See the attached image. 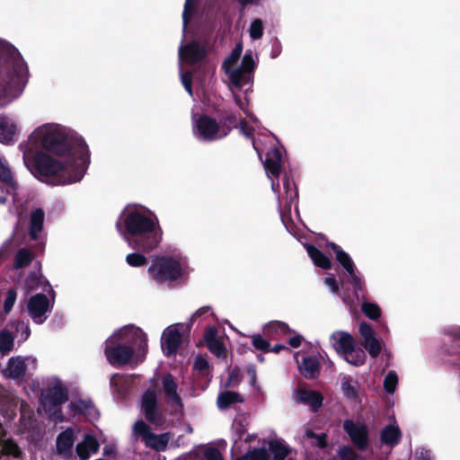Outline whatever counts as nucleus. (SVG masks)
<instances>
[{"label":"nucleus","mask_w":460,"mask_h":460,"mask_svg":"<svg viewBox=\"0 0 460 460\" xmlns=\"http://www.w3.org/2000/svg\"><path fill=\"white\" fill-rule=\"evenodd\" d=\"M23 163L27 168L33 155L35 176L51 186L76 183L85 175L90 151L84 139L74 129L59 123H44L21 144Z\"/></svg>","instance_id":"obj_1"},{"label":"nucleus","mask_w":460,"mask_h":460,"mask_svg":"<svg viewBox=\"0 0 460 460\" xmlns=\"http://www.w3.org/2000/svg\"><path fill=\"white\" fill-rule=\"evenodd\" d=\"M116 229L130 248L142 252L155 250L163 241L156 214L141 204H128L117 218Z\"/></svg>","instance_id":"obj_2"},{"label":"nucleus","mask_w":460,"mask_h":460,"mask_svg":"<svg viewBox=\"0 0 460 460\" xmlns=\"http://www.w3.org/2000/svg\"><path fill=\"white\" fill-rule=\"evenodd\" d=\"M243 53V43L238 42L231 53L224 59L222 70L224 71L228 88L232 93L235 104L251 119L255 122L256 118L249 110L247 93L254 80V70L257 66L258 57L252 49H246Z\"/></svg>","instance_id":"obj_3"},{"label":"nucleus","mask_w":460,"mask_h":460,"mask_svg":"<svg viewBox=\"0 0 460 460\" xmlns=\"http://www.w3.org/2000/svg\"><path fill=\"white\" fill-rule=\"evenodd\" d=\"M148 349L147 336L136 325L122 326L106 340L104 354L115 367L136 366L144 361Z\"/></svg>","instance_id":"obj_4"},{"label":"nucleus","mask_w":460,"mask_h":460,"mask_svg":"<svg viewBox=\"0 0 460 460\" xmlns=\"http://www.w3.org/2000/svg\"><path fill=\"white\" fill-rule=\"evenodd\" d=\"M28 81V66L18 49L0 40V108L18 99Z\"/></svg>","instance_id":"obj_5"},{"label":"nucleus","mask_w":460,"mask_h":460,"mask_svg":"<svg viewBox=\"0 0 460 460\" xmlns=\"http://www.w3.org/2000/svg\"><path fill=\"white\" fill-rule=\"evenodd\" d=\"M282 164V155L280 150L277 147H271L268 150L263 161V166L268 178L271 182V189L277 194V199L279 207V214L282 223L287 226V218H291V208L294 205L296 215L298 217L297 198L298 191L295 183L287 176L283 178L282 185L284 190V208H281V201L279 197V177Z\"/></svg>","instance_id":"obj_6"},{"label":"nucleus","mask_w":460,"mask_h":460,"mask_svg":"<svg viewBox=\"0 0 460 460\" xmlns=\"http://www.w3.org/2000/svg\"><path fill=\"white\" fill-rule=\"evenodd\" d=\"M188 270L187 259L181 254L155 258L147 273L155 282L173 281L184 277Z\"/></svg>","instance_id":"obj_7"},{"label":"nucleus","mask_w":460,"mask_h":460,"mask_svg":"<svg viewBox=\"0 0 460 460\" xmlns=\"http://www.w3.org/2000/svg\"><path fill=\"white\" fill-rule=\"evenodd\" d=\"M40 404L45 412L52 418L61 416V406L68 400V389L57 376H49L43 382Z\"/></svg>","instance_id":"obj_8"},{"label":"nucleus","mask_w":460,"mask_h":460,"mask_svg":"<svg viewBox=\"0 0 460 460\" xmlns=\"http://www.w3.org/2000/svg\"><path fill=\"white\" fill-rule=\"evenodd\" d=\"M192 133L194 137L200 142L211 143L227 137L230 128L220 126L219 122L208 115H200L192 118Z\"/></svg>","instance_id":"obj_9"},{"label":"nucleus","mask_w":460,"mask_h":460,"mask_svg":"<svg viewBox=\"0 0 460 460\" xmlns=\"http://www.w3.org/2000/svg\"><path fill=\"white\" fill-rule=\"evenodd\" d=\"M327 247L330 251L334 252L336 261L342 267L349 283L354 288V293L358 299V292L363 289L365 282L360 273L357 270L353 260L349 253H347L334 243H327Z\"/></svg>","instance_id":"obj_10"},{"label":"nucleus","mask_w":460,"mask_h":460,"mask_svg":"<svg viewBox=\"0 0 460 460\" xmlns=\"http://www.w3.org/2000/svg\"><path fill=\"white\" fill-rule=\"evenodd\" d=\"M53 304L49 298L41 292L31 296L26 305L28 315L35 324H42L51 314Z\"/></svg>","instance_id":"obj_11"},{"label":"nucleus","mask_w":460,"mask_h":460,"mask_svg":"<svg viewBox=\"0 0 460 460\" xmlns=\"http://www.w3.org/2000/svg\"><path fill=\"white\" fill-rule=\"evenodd\" d=\"M327 435L306 429L301 438L305 460H320L327 447Z\"/></svg>","instance_id":"obj_12"},{"label":"nucleus","mask_w":460,"mask_h":460,"mask_svg":"<svg viewBox=\"0 0 460 460\" xmlns=\"http://www.w3.org/2000/svg\"><path fill=\"white\" fill-rule=\"evenodd\" d=\"M343 429L351 442L359 451H365L369 446V431L367 425L360 420L347 419L343 421Z\"/></svg>","instance_id":"obj_13"},{"label":"nucleus","mask_w":460,"mask_h":460,"mask_svg":"<svg viewBox=\"0 0 460 460\" xmlns=\"http://www.w3.org/2000/svg\"><path fill=\"white\" fill-rule=\"evenodd\" d=\"M141 411L150 423L155 425L162 423L163 413L155 391L147 389L143 393L141 396Z\"/></svg>","instance_id":"obj_14"},{"label":"nucleus","mask_w":460,"mask_h":460,"mask_svg":"<svg viewBox=\"0 0 460 460\" xmlns=\"http://www.w3.org/2000/svg\"><path fill=\"white\" fill-rule=\"evenodd\" d=\"M36 358L33 357L15 356L7 360L5 367L2 370L4 377L13 380H21L24 377L29 364L35 365Z\"/></svg>","instance_id":"obj_15"},{"label":"nucleus","mask_w":460,"mask_h":460,"mask_svg":"<svg viewBox=\"0 0 460 460\" xmlns=\"http://www.w3.org/2000/svg\"><path fill=\"white\" fill-rule=\"evenodd\" d=\"M205 47L197 40H191L183 44V40L179 47V68L181 69V63L195 64L206 57Z\"/></svg>","instance_id":"obj_16"},{"label":"nucleus","mask_w":460,"mask_h":460,"mask_svg":"<svg viewBox=\"0 0 460 460\" xmlns=\"http://www.w3.org/2000/svg\"><path fill=\"white\" fill-rule=\"evenodd\" d=\"M180 326H183V324H172L163 332L161 339L162 349L167 357L174 355L181 345V334L180 332Z\"/></svg>","instance_id":"obj_17"},{"label":"nucleus","mask_w":460,"mask_h":460,"mask_svg":"<svg viewBox=\"0 0 460 460\" xmlns=\"http://www.w3.org/2000/svg\"><path fill=\"white\" fill-rule=\"evenodd\" d=\"M358 331L363 339V347L371 358H377L382 351L383 341L376 338L371 325L367 323H361Z\"/></svg>","instance_id":"obj_18"},{"label":"nucleus","mask_w":460,"mask_h":460,"mask_svg":"<svg viewBox=\"0 0 460 460\" xmlns=\"http://www.w3.org/2000/svg\"><path fill=\"white\" fill-rule=\"evenodd\" d=\"M75 441V432L73 428H67L57 436L56 451L64 459L72 456L73 447Z\"/></svg>","instance_id":"obj_19"},{"label":"nucleus","mask_w":460,"mask_h":460,"mask_svg":"<svg viewBox=\"0 0 460 460\" xmlns=\"http://www.w3.org/2000/svg\"><path fill=\"white\" fill-rule=\"evenodd\" d=\"M163 391L167 398V402L182 409L183 404L180 394H178V384L175 382L172 374L167 373L161 379Z\"/></svg>","instance_id":"obj_20"},{"label":"nucleus","mask_w":460,"mask_h":460,"mask_svg":"<svg viewBox=\"0 0 460 460\" xmlns=\"http://www.w3.org/2000/svg\"><path fill=\"white\" fill-rule=\"evenodd\" d=\"M19 133L17 122L10 117L0 115V143L13 145Z\"/></svg>","instance_id":"obj_21"},{"label":"nucleus","mask_w":460,"mask_h":460,"mask_svg":"<svg viewBox=\"0 0 460 460\" xmlns=\"http://www.w3.org/2000/svg\"><path fill=\"white\" fill-rule=\"evenodd\" d=\"M295 400L297 403L308 406L312 411L317 412L323 405V395L314 390H297L295 394Z\"/></svg>","instance_id":"obj_22"},{"label":"nucleus","mask_w":460,"mask_h":460,"mask_svg":"<svg viewBox=\"0 0 460 460\" xmlns=\"http://www.w3.org/2000/svg\"><path fill=\"white\" fill-rule=\"evenodd\" d=\"M23 288L28 292L39 291L41 293H49L52 291L51 285L42 276L40 270L29 273L25 279Z\"/></svg>","instance_id":"obj_23"},{"label":"nucleus","mask_w":460,"mask_h":460,"mask_svg":"<svg viewBox=\"0 0 460 460\" xmlns=\"http://www.w3.org/2000/svg\"><path fill=\"white\" fill-rule=\"evenodd\" d=\"M231 454L233 460H270L268 451L262 447L250 448L245 454L239 455V442L237 438L234 439Z\"/></svg>","instance_id":"obj_24"},{"label":"nucleus","mask_w":460,"mask_h":460,"mask_svg":"<svg viewBox=\"0 0 460 460\" xmlns=\"http://www.w3.org/2000/svg\"><path fill=\"white\" fill-rule=\"evenodd\" d=\"M0 181L6 189L8 195L13 197V202L15 201V196L17 194L18 185L13 178V172L5 161V159L0 155Z\"/></svg>","instance_id":"obj_25"},{"label":"nucleus","mask_w":460,"mask_h":460,"mask_svg":"<svg viewBox=\"0 0 460 460\" xmlns=\"http://www.w3.org/2000/svg\"><path fill=\"white\" fill-rule=\"evenodd\" d=\"M99 448L97 438L91 434H85L82 441L76 444L75 453L80 460H87L92 454L97 453Z\"/></svg>","instance_id":"obj_26"},{"label":"nucleus","mask_w":460,"mask_h":460,"mask_svg":"<svg viewBox=\"0 0 460 460\" xmlns=\"http://www.w3.org/2000/svg\"><path fill=\"white\" fill-rule=\"evenodd\" d=\"M330 344L340 356L346 349H350L354 339L350 333L344 331H335L330 336Z\"/></svg>","instance_id":"obj_27"},{"label":"nucleus","mask_w":460,"mask_h":460,"mask_svg":"<svg viewBox=\"0 0 460 460\" xmlns=\"http://www.w3.org/2000/svg\"><path fill=\"white\" fill-rule=\"evenodd\" d=\"M45 213L41 208H36L30 215L29 234L31 239H39L40 234L43 230Z\"/></svg>","instance_id":"obj_28"},{"label":"nucleus","mask_w":460,"mask_h":460,"mask_svg":"<svg viewBox=\"0 0 460 460\" xmlns=\"http://www.w3.org/2000/svg\"><path fill=\"white\" fill-rule=\"evenodd\" d=\"M219 124L220 126L228 127L230 131L233 128L239 127L241 134L248 138L252 136V129L247 125V122L244 119L237 121V118L234 113H229L224 116Z\"/></svg>","instance_id":"obj_29"},{"label":"nucleus","mask_w":460,"mask_h":460,"mask_svg":"<svg viewBox=\"0 0 460 460\" xmlns=\"http://www.w3.org/2000/svg\"><path fill=\"white\" fill-rule=\"evenodd\" d=\"M4 430L0 424V458L3 456H13L18 458L22 451L18 445L12 439H4Z\"/></svg>","instance_id":"obj_30"},{"label":"nucleus","mask_w":460,"mask_h":460,"mask_svg":"<svg viewBox=\"0 0 460 460\" xmlns=\"http://www.w3.org/2000/svg\"><path fill=\"white\" fill-rule=\"evenodd\" d=\"M298 369L305 378H314L319 373V361L315 357L306 356L298 362Z\"/></svg>","instance_id":"obj_31"},{"label":"nucleus","mask_w":460,"mask_h":460,"mask_svg":"<svg viewBox=\"0 0 460 460\" xmlns=\"http://www.w3.org/2000/svg\"><path fill=\"white\" fill-rule=\"evenodd\" d=\"M402 433L400 429L394 425H387L381 430L380 438L383 444L394 447L399 444Z\"/></svg>","instance_id":"obj_32"},{"label":"nucleus","mask_w":460,"mask_h":460,"mask_svg":"<svg viewBox=\"0 0 460 460\" xmlns=\"http://www.w3.org/2000/svg\"><path fill=\"white\" fill-rule=\"evenodd\" d=\"M305 248L315 266L324 270L331 269L332 261L323 252L312 244L306 243Z\"/></svg>","instance_id":"obj_33"},{"label":"nucleus","mask_w":460,"mask_h":460,"mask_svg":"<svg viewBox=\"0 0 460 460\" xmlns=\"http://www.w3.org/2000/svg\"><path fill=\"white\" fill-rule=\"evenodd\" d=\"M11 332L19 342L25 341L31 335V328L28 321H13L7 324Z\"/></svg>","instance_id":"obj_34"},{"label":"nucleus","mask_w":460,"mask_h":460,"mask_svg":"<svg viewBox=\"0 0 460 460\" xmlns=\"http://www.w3.org/2000/svg\"><path fill=\"white\" fill-rule=\"evenodd\" d=\"M263 332L268 336L287 335L294 332L287 323L281 321L268 322L263 325Z\"/></svg>","instance_id":"obj_35"},{"label":"nucleus","mask_w":460,"mask_h":460,"mask_svg":"<svg viewBox=\"0 0 460 460\" xmlns=\"http://www.w3.org/2000/svg\"><path fill=\"white\" fill-rule=\"evenodd\" d=\"M357 381L349 375H342L341 376V389L343 395L350 400H356L358 398V387Z\"/></svg>","instance_id":"obj_36"},{"label":"nucleus","mask_w":460,"mask_h":460,"mask_svg":"<svg viewBox=\"0 0 460 460\" xmlns=\"http://www.w3.org/2000/svg\"><path fill=\"white\" fill-rule=\"evenodd\" d=\"M349 364L359 367L365 363L366 355L363 350L357 349L355 344L340 355Z\"/></svg>","instance_id":"obj_37"},{"label":"nucleus","mask_w":460,"mask_h":460,"mask_svg":"<svg viewBox=\"0 0 460 460\" xmlns=\"http://www.w3.org/2000/svg\"><path fill=\"white\" fill-rule=\"evenodd\" d=\"M243 401V396L238 393L233 391H225L218 394L217 404L220 410H226L232 404L242 402Z\"/></svg>","instance_id":"obj_38"},{"label":"nucleus","mask_w":460,"mask_h":460,"mask_svg":"<svg viewBox=\"0 0 460 460\" xmlns=\"http://www.w3.org/2000/svg\"><path fill=\"white\" fill-rule=\"evenodd\" d=\"M269 450L273 456V460H285L291 453L288 445L280 439L271 440L269 443Z\"/></svg>","instance_id":"obj_39"},{"label":"nucleus","mask_w":460,"mask_h":460,"mask_svg":"<svg viewBox=\"0 0 460 460\" xmlns=\"http://www.w3.org/2000/svg\"><path fill=\"white\" fill-rule=\"evenodd\" d=\"M171 439L170 433L154 434L151 433L145 441L146 445L155 450L163 451L166 448Z\"/></svg>","instance_id":"obj_40"},{"label":"nucleus","mask_w":460,"mask_h":460,"mask_svg":"<svg viewBox=\"0 0 460 460\" xmlns=\"http://www.w3.org/2000/svg\"><path fill=\"white\" fill-rule=\"evenodd\" d=\"M20 411L21 430L25 431L33 429L36 420L32 411L30 409L28 405L24 404L22 402H21Z\"/></svg>","instance_id":"obj_41"},{"label":"nucleus","mask_w":460,"mask_h":460,"mask_svg":"<svg viewBox=\"0 0 460 460\" xmlns=\"http://www.w3.org/2000/svg\"><path fill=\"white\" fill-rule=\"evenodd\" d=\"M195 456H201L204 460H223L219 450L213 447H199L194 453L189 454L186 459H191Z\"/></svg>","instance_id":"obj_42"},{"label":"nucleus","mask_w":460,"mask_h":460,"mask_svg":"<svg viewBox=\"0 0 460 460\" xmlns=\"http://www.w3.org/2000/svg\"><path fill=\"white\" fill-rule=\"evenodd\" d=\"M14 335L11 332L7 325L0 331V353L4 355L10 352L13 348Z\"/></svg>","instance_id":"obj_43"},{"label":"nucleus","mask_w":460,"mask_h":460,"mask_svg":"<svg viewBox=\"0 0 460 460\" xmlns=\"http://www.w3.org/2000/svg\"><path fill=\"white\" fill-rule=\"evenodd\" d=\"M34 259L33 253L25 248L19 249L14 258L13 267L16 270L28 266Z\"/></svg>","instance_id":"obj_44"},{"label":"nucleus","mask_w":460,"mask_h":460,"mask_svg":"<svg viewBox=\"0 0 460 460\" xmlns=\"http://www.w3.org/2000/svg\"><path fill=\"white\" fill-rule=\"evenodd\" d=\"M361 310L370 320L376 321L381 316V309L377 304L369 301H363Z\"/></svg>","instance_id":"obj_45"},{"label":"nucleus","mask_w":460,"mask_h":460,"mask_svg":"<svg viewBox=\"0 0 460 460\" xmlns=\"http://www.w3.org/2000/svg\"><path fill=\"white\" fill-rule=\"evenodd\" d=\"M196 12V0H186L182 12L183 38L185 37L186 27Z\"/></svg>","instance_id":"obj_46"},{"label":"nucleus","mask_w":460,"mask_h":460,"mask_svg":"<svg viewBox=\"0 0 460 460\" xmlns=\"http://www.w3.org/2000/svg\"><path fill=\"white\" fill-rule=\"evenodd\" d=\"M71 409L76 413L91 415L93 411L96 412L95 408L91 402L77 400L70 403Z\"/></svg>","instance_id":"obj_47"},{"label":"nucleus","mask_w":460,"mask_h":460,"mask_svg":"<svg viewBox=\"0 0 460 460\" xmlns=\"http://www.w3.org/2000/svg\"><path fill=\"white\" fill-rule=\"evenodd\" d=\"M249 36L252 40H257L262 38L264 32V24L261 19L256 18L252 21L249 29Z\"/></svg>","instance_id":"obj_48"},{"label":"nucleus","mask_w":460,"mask_h":460,"mask_svg":"<svg viewBox=\"0 0 460 460\" xmlns=\"http://www.w3.org/2000/svg\"><path fill=\"white\" fill-rule=\"evenodd\" d=\"M398 385V376L395 371L390 370L384 379V389L388 394H394Z\"/></svg>","instance_id":"obj_49"},{"label":"nucleus","mask_w":460,"mask_h":460,"mask_svg":"<svg viewBox=\"0 0 460 460\" xmlns=\"http://www.w3.org/2000/svg\"><path fill=\"white\" fill-rule=\"evenodd\" d=\"M126 262L130 267H142L146 264L147 259L141 252H131L126 256Z\"/></svg>","instance_id":"obj_50"},{"label":"nucleus","mask_w":460,"mask_h":460,"mask_svg":"<svg viewBox=\"0 0 460 460\" xmlns=\"http://www.w3.org/2000/svg\"><path fill=\"white\" fill-rule=\"evenodd\" d=\"M133 432L135 435L141 436L144 442L146 438L152 433L149 426L142 420H137L133 426Z\"/></svg>","instance_id":"obj_51"},{"label":"nucleus","mask_w":460,"mask_h":460,"mask_svg":"<svg viewBox=\"0 0 460 460\" xmlns=\"http://www.w3.org/2000/svg\"><path fill=\"white\" fill-rule=\"evenodd\" d=\"M323 284L332 294L340 296V285L333 274L328 273L323 279Z\"/></svg>","instance_id":"obj_52"},{"label":"nucleus","mask_w":460,"mask_h":460,"mask_svg":"<svg viewBox=\"0 0 460 460\" xmlns=\"http://www.w3.org/2000/svg\"><path fill=\"white\" fill-rule=\"evenodd\" d=\"M17 298V291L14 288H10L4 297V311L8 314L13 309L14 303Z\"/></svg>","instance_id":"obj_53"},{"label":"nucleus","mask_w":460,"mask_h":460,"mask_svg":"<svg viewBox=\"0 0 460 460\" xmlns=\"http://www.w3.org/2000/svg\"><path fill=\"white\" fill-rule=\"evenodd\" d=\"M338 456L341 460H358V455L349 446H342L338 450Z\"/></svg>","instance_id":"obj_54"},{"label":"nucleus","mask_w":460,"mask_h":460,"mask_svg":"<svg viewBox=\"0 0 460 460\" xmlns=\"http://www.w3.org/2000/svg\"><path fill=\"white\" fill-rule=\"evenodd\" d=\"M207 346L209 351L217 358H223L226 357L225 347L219 340L212 341V342L208 343Z\"/></svg>","instance_id":"obj_55"},{"label":"nucleus","mask_w":460,"mask_h":460,"mask_svg":"<svg viewBox=\"0 0 460 460\" xmlns=\"http://www.w3.org/2000/svg\"><path fill=\"white\" fill-rule=\"evenodd\" d=\"M252 345L261 351L270 350V342L259 334L252 336Z\"/></svg>","instance_id":"obj_56"},{"label":"nucleus","mask_w":460,"mask_h":460,"mask_svg":"<svg viewBox=\"0 0 460 460\" xmlns=\"http://www.w3.org/2000/svg\"><path fill=\"white\" fill-rule=\"evenodd\" d=\"M180 77L181 84H183L185 90L188 92V93L192 96L193 92L191 88V74L190 72L183 73L181 69H180Z\"/></svg>","instance_id":"obj_57"},{"label":"nucleus","mask_w":460,"mask_h":460,"mask_svg":"<svg viewBox=\"0 0 460 460\" xmlns=\"http://www.w3.org/2000/svg\"><path fill=\"white\" fill-rule=\"evenodd\" d=\"M194 368L199 372L205 373L208 369V360L201 356L197 357L194 360Z\"/></svg>","instance_id":"obj_58"},{"label":"nucleus","mask_w":460,"mask_h":460,"mask_svg":"<svg viewBox=\"0 0 460 460\" xmlns=\"http://www.w3.org/2000/svg\"><path fill=\"white\" fill-rule=\"evenodd\" d=\"M124 377L119 374H114L110 379L111 386L116 390L119 394H122L123 392L119 388V384L123 381Z\"/></svg>","instance_id":"obj_59"},{"label":"nucleus","mask_w":460,"mask_h":460,"mask_svg":"<svg viewBox=\"0 0 460 460\" xmlns=\"http://www.w3.org/2000/svg\"><path fill=\"white\" fill-rule=\"evenodd\" d=\"M416 460H432V453L424 447L418 448L415 452Z\"/></svg>","instance_id":"obj_60"},{"label":"nucleus","mask_w":460,"mask_h":460,"mask_svg":"<svg viewBox=\"0 0 460 460\" xmlns=\"http://www.w3.org/2000/svg\"><path fill=\"white\" fill-rule=\"evenodd\" d=\"M217 329L216 327H208L206 329L204 333V340L206 343L212 342V341H217Z\"/></svg>","instance_id":"obj_61"},{"label":"nucleus","mask_w":460,"mask_h":460,"mask_svg":"<svg viewBox=\"0 0 460 460\" xmlns=\"http://www.w3.org/2000/svg\"><path fill=\"white\" fill-rule=\"evenodd\" d=\"M445 333L450 337H453L460 341V326H448L445 329Z\"/></svg>","instance_id":"obj_62"},{"label":"nucleus","mask_w":460,"mask_h":460,"mask_svg":"<svg viewBox=\"0 0 460 460\" xmlns=\"http://www.w3.org/2000/svg\"><path fill=\"white\" fill-rule=\"evenodd\" d=\"M212 314V309L210 306H202L199 308L191 316V321L198 317H202L206 314Z\"/></svg>","instance_id":"obj_63"},{"label":"nucleus","mask_w":460,"mask_h":460,"mask_svg":"<svg viewBox=\"0 0 460 460\" xmlns=\"http://www.w3.org/2000/svg\"><path fill=\"white\" fill-rule=\"evenodd\" d=\"M303 336L300 334H295L288 340V344L293 348H298L301 346L303 341Z\"/></svg>","instance_id":"obj_64"}]
</instances>
